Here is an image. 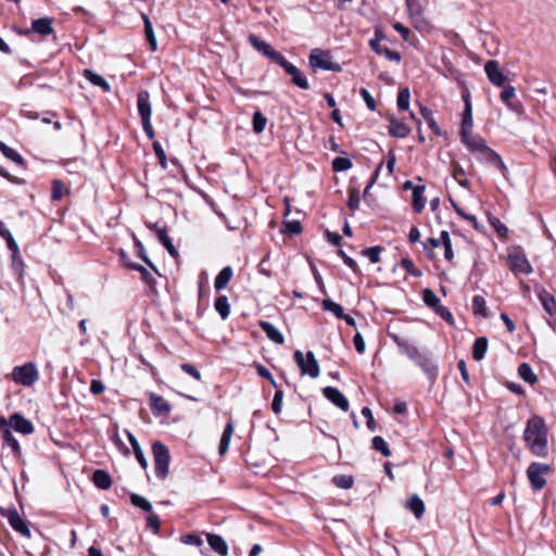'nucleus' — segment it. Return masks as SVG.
I'll use <instances>...</instances> for the list:
<instances>
[{"label":"nucleus","mask_w":556,"mask_h":556,"mask_svg":"<svg viewBox=\"0 0 556 556\" xmlns=\"http://www.w3.org/2000/svg\"><path fill=\"white\" fill-rule=\"evenodd\" d=\"M472 311L476 315H480L481 317H488L485 300L481 295H476L472 300Z\"/></svg>","instance_id":"obj_44"},{"label":"nucleus","mask_w":556,"mask_h":556,"mask_svg":"<svg viewBox=\"0 0 556 556\" xmlns=\"http://www.w3.org/2000/svg\"><path fill=\"white\" fill-rule=\"evenodd\" d=\"M283 228L280 229V232L283 235H287L289 237L298 236L302 232L303 227L301 219H292V218H283Z\"/></svg>","instance_id":"obj_25"},{"label":"nucleus","mask_w":556,"mask_h":556,"mask_svg":"<svg viewBox=\"0 0 556 556\" xmlns=\"http://www.w3.org/2000/svg\"><path fill=\"white\" fill-rule=\"evenodd\" d=\"M410 17H419L422 14V7L419 0H405Z\"/></svg>","instance_id":"obj_53"},{"label":"nucleus","mask_w":556,"mask_h":556,"mask_svg":"<svg viewBox=\"0 0 556 556\" xmlns=\"http://www.w3.org/2000/svg\"><path fill=\"white\" fill-rule=\"evenodd\" d=\"M333 483L341 489H350L353 485V478L346 475H339L333 477Z\"/></svg>","instance_id":"obj_56"},{"label":"nucleus","mask_w":556,"mask_h":556,"mask_svg":"<svg viewBox=\"0 0 556 556\" xmlns=\"http://www.w3.org/2000/svg\"><path fill=\"white\" fill-rule=\"evenodd\" d=\"M460 137L463 143L472 153L481 154L488 148L485 140L480 136L473 135L471 131L460 134Z\"/></svg>","instance_id":"obj_13"},{"label":"nucleus","mask_w":556,"mask_h":556,"mask_svg":"<svg viewBox=\"0 0 556 556\" xmlns=\"http://www.w3.org/2000/svg\"><path fill=\"white\" fill-rule=\"evenodd\" d=\"M294 357L303 374H307L312 378L318 377L319 366L317 361L315 359L313 352H307L304 358L303 353L296 351Z\"/></svg>","instance_id":"obj_9"},{"label":"nucleus","mask_w":556,"mask_h":556,"mask_svg":"<svg viewBox=\"0 0 556 556\" xmlns=\"http://www.w3.org/2000/svg\"><path fill=\"white\" fill-rule=\"evenodd\" d=\"M258 270L262 275L266 277H273L276 271L275 263L271 262L269 254L265 255L260 264H258Z\"/></svg>","instance_id":"obj_38"},{"label":"nucleus","mask_w":556,"mask_h":556,"mask_svg":"<svg viewBox=\"0 0 556 556\" xmlns=\"http://www.w3.org/2000/svg\"><path fill=\"white\" fill-rule=\"evenodd\" d=\"M260 326L271 341L278 343V329L274 325L268 321H261Z\"/></svg>","instance_id":"obj_58"},{"label":"nucleus","mask_w":556,"mask_h":556,"mask_svg":"<svg viewBox=\"0 0 556 556\" xmlns=\"http://www.w3.org/2000/svg\"><path fill=\"white\" fill-rule=\"evenodd\" d=\"M442 244L441 237L440 238H429L424 242V248L428 251V257L433 258L434 254L432 252L433 248H438Z\"/></svg>","instance_id":"obj_62"},{"label":"nucleus","mask_w":556,"mask_h":556,"mask_svg":"<svg viewBox=\"0 0 556 556\" xmlns=\"http://www.w3.org/2000/svg\"><path fill=\"white\" fill-rule=\"evenodd\" d=\"M53 18L51 17H41L37 20L31 21V27L26 31V34L29 33H36L42 37H47L49 35L54 34V28L52 26Z\"/></svg>","instance_id":"obj_15"},{"label":"nucleus","mask_w":556,"mask_h":556,"mask_svg":"<svg viewBox=\"0 0 556 556\" xmlns=\"http://www.w3.org/2000/svg\"><path fill=\"white\" fill-rule=\"evenodd\" d=\"M280 66L291 76L292 83L302 89H308V83L303 73L280 56Z\"/></svg>","instance_id":"obj_14"},{"label":"nucleus","mask_w":556,"mask_h":556,"mask_svg":"<svg viewBox=\"0 0 556 556\" xmlns=\"http://www.w3.org/2000/svg\"><path fill=\"white\" fill-rule=\"evenodd\" d=\"M352 167V162L348 157H336L332 161V169L334 172H343Z\"/></svg>","instance_id":"obj_54"},{"label":"nucleus","mask_w":556,"mask_h":556,"mask_svg":"<svg viewBox=\"0 0 556 556\" xmlns=\"http://www.w3.org/2000/svg\"><path fill=\"white\" fill-rule=\"evenodd\" d=\"M518 375L528 383L534 384L538 381V376L533 372L528 363H522L518 367Z\"/></svg>","instance_id":"obj_37"},{"label":"nucleus","mask_w":556,"mask_h":556,"mask_svg":"<svg viewBox=\"0 0 556 556\" xmlns=\"http://www.w3.org/2000/svg\"><path fill=\"white\" fill-rule=\"evenodd\" d=\"M249 42L251 46L256 49L258 52H262L264 55L271 60L278 61V53L275 51V49L268 45L266 41H264L261 37L251 34L249 36Z\"/></svg>","instance_id":"obj_17"},{"label":"nucleus","mask_w":556,"mask_h":556,"mask_svg":"<svg viewBox=\"0 0 556 556\" xmlns=\"http://www.w3.org/2000/svg\"><path fill=\"white\" fill-rule=\"evenodd\" d=\"M214 307L219 314L222 319H227L230 314V305L226 295H219L216 298Z\"/></svg>","instance_id":"obj_32"},{"label":"nucleus","mask_w":556,"mask_h":556,"mask_svg":"<svg viewBox=\"0 0 556 556\" xmlns=\"http://www.w3.org/2000/svg\"><path fill=\"white\" fill-rule=\"evenodd\" d=\"M441 240H442V245L444 247V257L448 262H452L454 258V253H453V249H452V242L450 239V235L447 231L441 232Z\"/></svg>","instance_id":"obj_46"},{"label":"nucleus","mask_w":556,"mask_h":556,"mask_svg":"<svg viewBox=\"0 0 556 556\" xmlns=\"http://www.w3.org/2000/svg\"><path fill=\"white\" fill-rule=\"evenodd\" d=\"M420 113L422 117L428 123V126L438 135H440V128L435 121L433 119L432 112L428 108H420Z\"/></svg>","instance_id":"obj_52"},{"label":"nucleus","mask_w":556,"mask_h":556,"mask_svg":"<svg viewBox=\"0 0 556 556\" xmlns=\"http://www.w3.org/2000/svg\"><path fill=\"white\" fill-rule=\"evenodd\" d=\"M150 401H151L150 407H151V410L153 412V414L161 416V415H165V414L169 413L170 405L161 395L151 393Z\"/></svg>","instance_id":"obj_21"},{"label":"nucleus","mask_w":556,"mask_h":556,"mask_svg":"<svg viewBox=\"0 0 556 556\" xmlns=\"http://www.w3.org/2000/svg\"><path fill=\"white\" fill-rule=\"evenodd\" d=\"M372 447L386 457L391 455V451L382 437L377 435L372 439Z\"/></svg>","instance_id":"obj_49"},{"label":"nucleus","mask_w":556,"mask_h":556,"mask_svg":"<svg viewBox=\"0 0 556 556\" xmlns=\"http://www.w3.org/2000/svg\"><path fill=\"white\" fill-rule=\"evenodd\" d=\"M359 192L356 188L349 189L348 206L351 211H356L359 207Z\"/></svg>","instance_id":"obj_51"},{"label":"nucleus","mask_w":556,"mask_h":556,"mask_svg":"<svg viewBox=\"0 0 556 556\" xmlns=\"http://www.w3.org/2000/svg\"><path fill=\"white\" fill-rule=\"evenodd\" d=\"M452 176L460 186H463V187L469 186V181L466 178V173L459 164H457V163L452 164Z\"/></svg>","instance_id":"obj_40"},{"label":"nucleus","mask_w":556,"mask_h":556,"mask_svg":"<svg viewBox=\"0 0 556 556\" xmlns=\"http://www.w3.org/2000/svg\"><path fill=\"white\" fill-rule=\"evenodd\" d=\"M129 267L136 271H139L141 275V280L149 287L154 288L156 285V280L153 275L142 265L139 264H130Z\"/></svg>","instance_id":"obj_34"},{"label":"nucleus","mask_w":556,"mask_h":556,"mask_svg":"<svg viewBox=\"0 0 556 556\" xmlns=\"http://www.w3.org/2000/svg\"><path fill=\"white\" fill-rule=\"evenodd\" d=\"M24 267L25 264L21 253L11 255V268L18 280H21L24 276Z\"/></svg>","instance_id":"obj_39"},{"label":"nucleus","mask_w":556,"mask_h":556,"mask_svg":"<svg viewBox=\"0 0 556 556\" xmlns=\"http://www.w3.org/2000/svg\"><path fill=\"white\" fill-rule=\"evenodd\" d=\"M64 186L61 180H53L51 187V200L59 201L63 197Z\"/></svg>","instance_id":"obj_57"},{"label":"nucleus","mask_w":556,"mask_h":556,"mask_svg":"<svg viewBox=\"0 0 556 556\" xmlns=\"http://www.w3.org/2000/svg\"><path fill=\"white\" fill-rule=\"evenodd\" d=\"M180 542L187 545L201 546L203 544L202 539L193 533H188L180 536Z\"/></svg>","instance_id":"obj_63"},{"label":"nucleus","mask_w":556,"mask_h":556,"mask_svg":"<svg viewBox=\"0 0 556 556\" xmlns=\"http://www.w3.org/2000/svg\"><path fill=\"white\" fill-rule=\"evenodd\" d=\"M130 502L134 506L141 508L146 513H150L152 510L151 503L146 497L139 494L132 493L130 495Z\"/></svg>","instance_id":"obj_42"},{"label":"nucleus","mask_w":556,"mask_h":556,"mask_svg":"<svg viewBox=\"0 0 556 556\" xmlns=\"http://www.w3.org/2000/svg\"><path fill=\"white\" fill-rule=\"evenodd\" d=\"M422 300L433 311L440 306V300L431 289H425L422 291Z\"/></svg>","instance_id":"obj_45"},{"label":"nucleus","mask_w":556,"mask_h":556,"mask_svg":"<svg viewBox=\"0 0 556 556\" xmlns=\"http://www.w3.org/2000/svg\"><path fill=\"white\" fill-rule=\"evenodd\" d=\"M323 308L325 311H328V312H331L337 318H342V316H344V311H343V307L341 305H339L338 303L329 300V299H326L323 301Z\"/></svg>","instance_id":"obj_43"},{"label":"nucleus","mask_w":556,"mask_h":556,"mask_svg":"<svg viewBox=\"0 0 556 556\" xmlns=\"http://www.w3.org/2000/svg\"><path fill=\"white\" fill-rule=\"evenodd\" d=\"M0 151L7 159L11 160L12 162L18 165H24L23 156L16 150L10 148L2 141H0Z\"/></svg>","instance_id":"obj_36"},{"label":"nucleus","mask_w":556,"mask_h":556,"mask_svg":"<svg viewBox=\"0 0 556 556\" xmlns=\"http://www.w3.org/2000/svg\"><path fill=\"white\" fill-rule=\"evenodd\" d=\"M401 266L412 276L420 277L422 275L421 270L418 269L410 258H402Z\"/></svg>","instance_id":"obj_55"},{"label":"nucleus","mask_w":556,"mask_h":556,"mask_svg":"<svg viewBox=\"0 0 556 556\" xmlns=\"http://www.w3.org/2000/svg\"><path fill=\"white\" fill-rule=\"evenodd\" d=\"M256 371H257V374H258L262 378L267 379V380L271 383V386H273L274 388H278V384H277V382H276V380H275L274 376L271 375V372L269 371V369H268V368H266V367H265L264 365H262V364H257V365H256Z\"/></svg>","instance_id":"obj_61"},{"label":"nucleus","mask_w":556,"mask_h":556,"mask_svg":"<svg viewBox=\"0 0 556 556\" xmlns=\"http://www.w3.org/2000/svg\"><path fill=\"white\" fill-rule=\"evenodd\" d=\"M472 128V116H471V104L470 101H467V105L465 106L462 129L460 134L471 131Z\"/></svg>","instance_id":"obj_41"},{"label":"nucleus","mask_w":556,"mask_h":556,"mask_svg":"<svg viewBox=\"0 0 556 556\" xmlns=\"http://www.w3.org/2000/svg\"><path fill=\"white\" fill-rule=\"evenodd\" d=\"M489 222L501 238H507L508 236V228L497 218L494 216L489 217Z\"/></svg>","instance_id":"obj_47"},{"label":"nucleus","mask_w":556,"mask_h":556,"mask_svg":"<svg viewBox=\"0 0 556 556\" xmlns=\"http://www.w3.org/2000/svg\"><path fill=\"white\" fill-rule=\"evenodd\" d=\"M148 227L155 232L157 240L167 250L169 255L174 258L178 257L179 253L173 244V241L167 233L166 227H160L157 224H148Z\"/></svg>","instance_id":"obj_12"},{"label":"nucleus","mask_w":556,"mask_h":556,"mask_svg":"<svg viewBox=\"0 0 556 556\" xmlns=\"http://www.w3.org/2000/svg\"><path fill=\"white\" fill-rule=\"evenodd\" d=\"M383 36L381 33L376 31L375 38L369 41L370 48L380 55H384L390 61H401V54L397 51L390 50L387 46L381 45Z\"/></svg>","instance_id":"obj_11"},{"label":"nucleus","mask_w":556,"mask_h":556,"mask_svg":"<svg viewBox=\"0 0 556 556\" xmlns=\"http://www.w3.org/2000/svg\"><path fill=\"white\" fill-rule=\"evenodd\" d=\"M0 438L3 446H9L11 448L14 457L18 458L22 456L21 445L13 435L10 425L7 424V418L4 416H0Z\"/></svg>","instance_id":"obj_8"},{"label":"nucleus","mask_w":556,"mask_h":556,"mask_svg":"<svg viewBox=\"0 0 556 556\" xmlns=\"http://www.w3.org/2000/svg\"><path fill=\"white\" fill-rule=\"evenodd\" d=\"M547 435L548 428L542 417L533 416L527 421L523 440L533 455L538 457L548 455Z\"/></svg>","instance_id":"obj_1"},{"label":"nucleus","mask_w":556,"mask_h":556,"mask_svg":"<svg viewBox=\"0 0 556 556\" xmlns=\"http://www.w3.org/2000/svg\"><path fill=\"white\" fill-rule=\"evenodd\" d=\"M7 424L10 425L11 430L13 429L24 435L31 434L35 431L33 422L20 413H14L9 419L7 418Z\"/></svg>","instance_id":"obj_10"},{"label":"nucleus","mask_w":556,"mask_h":556,"mask_svg":"<svg viewBox=\"0 0 556 556\" xmlns=\"http://www.w3.org/2000/svg\"><path fill=\"white\" fill-rule=\"evenodd\" d=\"M539 299L545 312L549 316H554L556 314V300L554 295L545 289H541L539 291Z\"/></svg>","instance_id":"obj_22"},{"label":"nucleus","mask_w":556,"mask_h":556,"mask_svg":"<svg viewBox=\"0 0 556 556\" xmlns=\"http://www.w3.org/2000/svg\"><path fill=\"white\" fill-rule=\"evenodd\" d=\"M323 393L326 396V399L333 403L336 406H338L344 412L349 410V401L337 388L326 387L323 390Z\"/></svg>","instance_id":"obj_18"},{"label":"nucleus","mask_w":556,"mask_h":556,"mask_svg":"<svg viewBox=\"0 0 556 556\" xmlns=\"http://www.w3.org/2000/svg\"><path fill=\"white\" fill-rule=\"evenodd\" d=\"M180 368L184 372L188 374L189 376H191L192 378H194L195 380L200 381L201 380V374L200 371L197 369L195 366H193L192 364H189V363H182L180 365Z\"/></svg>","instance_id":"obj_64"},{"label":"nucleus","mask_w":556,"mask_h":556,"mask_svg":"<svg viewBox=\"0 0 556 556\" xmlns=\"http://www.w3.org/2000/svg\"><path fill=\"white\" fill-rule=\"evenodd\" d=\"M0 515L7 518L11 528L21 535L30 539L31 532L28 522L21 517L15 506L0 508Z\"/></svg>","instance_id":"obj_5"},{"label":"nucleus","mask_w":556,"mask_h":556,"mask_svg":"<svg viewBox=\"0 0 556 556\" xmlns=\"http://www.w3.org/2000/svg\"><path fill=\"white\" fill-rule=\"evenodd\" d=\"M83 76L90 81L92 85L100 87L104 92L111 91L110 84L101 75L94 73L91 70H84Z\"/></svg>","instance_id":"obj_26"},{"label":"nucleus","mask_w":556,"mask_h":556,"mask_svg":"<svg viewBox=\"0 0 556 556\" xmlns=\"http://www.w3.org/2000/svg\"><path fill=\"white\" fill-rule=\"evenodd\" d=\"M232 434H233V424H232V421H229V422H227V425L223 431L220 441H219V445H218L219 455L223 456L227 453Z\"/></svg>","instance_id":"obj_29"},{"label":"nucleus","mask_w":556,"mask_h":556,"mask_svg":"<svg viewBox=\"0 0 556 556\" xmlns=\"http://www.w3.org/2000/svg\"><path fill=\"white\" fill-rule=\"evenodd\" d=\"M485 74L489 80L495 86H503L506 81V76L500 71L498 63L495 60H489L484 65Z\"/></svg>","instance_id":"obj_16"},{"label":"nucleus","mask_w":556,"mask_h":556,"mask_svg":"<svg viewBox=\"0 0 556 556\" xmlns=\"http://www.w3.org/2000/svg\"><path fill=\"white\" fill-rule=\"evenodd\" d=\"M406 507L412 510V513L415 515L416 518H420L425 513V505L424 502L419 498L418 495H413L407 504Z\"/></svg>","instance_id":"obj_35"},{"label":"nucleus","mask_w":556,"mask_h":556,"mask_svg":"<svg viewBox=\"0 0 556 556\" xmlns=\"http://www.w3.org/2000/svg\"><path fill=\"white\" fill-rule=\"evenodd\" d=\"M266 123H267L266 117L260 111H256L253 115V121H252L253 130L256 134H261L265 129Z\"/></svg>","instance_id":"obj_48"},{"label":"nucleus","mask_w":556,"mask_h":556,"mask_svg":"<svg viewBox=\"0 0 556 556\" xmlns=\"http://www.w3.org/2000/svg\"><path fill=\"white\" fill-rule=\"evenodd\" d=\"M232 275H233V271L230 266L224 267L218 273V275L216 276L215 281H214V288L216 289V291L224 290L228 286Z\"/></svg>","instance_id":"obj_28"},{"label":"nucleus","mask_w":556,"mask_h":556,"mask_svg":"<svg viewBox=\"0 0 556 556\" xmlns=\"http://www.w3.org/2000/svg\"><path fill=\"white\" fill-rule=\"evenodd\" d=\"M152 454L154 459L155 476L164 480L168 476V468L170 462L169 450L165 444L156 441L152 444Z\"/></svg>","instance_id":"obj_2"},{"label":"nucleus","mask_w":556,"mask_h":556,"mask_svg":"<svg viewBox=\"0 0 556 556\" xmlns=\"http://www.w3.org/2000/svg\"><path fill=\"white\" fill-rule=\"evenodd\" d=\"M11 379L20 386L31 387L39 380V371L33 362L15 366L11 372Z\"/></svg>","instance_id":"obj_3"},{"label":"nucleus","mask_w":556,"mask_h":556,"mask_svg":"<svg viewBox=\"0 0 556 556\" xmlns=\"http://www.w3.org/2000/svg\"><path fill=\"white\" fill-rule=\"evenodd\" d=\"M127 438H128V441L134 450V454H135V457L136 459L138 460V463L140 464V466L146 470L148 468V460L143 454V451L141 450L140 447V444L138 442V440L136 439V437L127 431Z\"/></svg>","instance_id":"obj_27"},{"label":"nucleus","mask_w":556,"mask_h":556,"mask_svg":"<svg viewBox=\"0 0 556 556\" xmlns=\"http://www.w3.org/2000/svg\"><path fill=\"white\" fill-rule=\"evenodd\" d=\"M552 472V467L547 464L531 463L527 469V477L530 481L532 489L542 490L546 485V480L543 477Z\"/></svg>","instance_id":"obj_7"},{"label":"nucleus","mask_w":556,"mask_h":556,"mask_svg":"<svg viewBox=\"0 0 556 556\" xmlns=\"http://www.w3.org/2000/svg\"><path fill=\"white\" fill-rule=\"evenodd\" d=\"M94 485L100 490H109L112 485V478L108 471L103 469L94 470L92 475Z\"/></svg>","instance_id":"obj_24"},{"label":"nucleus","mask_w":556,"mask_h":556,"mask_svg":"<svg viewBox=\"0 0 556 556\" xmlns=\"http://www.w3.org/2000/svg\"><path fill=\"white\" fill-rule=\"evenodd\" d=\"M152 147H153V151H154L155 155L159 159V162H160L161 166L163 168H166V165H167V163H166V153H165L162 144L159 141H154Z\"/></svg>","instance_id":"obj_60"},{"label":"nucleus","mask_w":556,"mask_h":556,"mask_svg":"<svg viewBox=\"0 0 556 556\" xmlns=\"http://www.w3.org/2000/svg\"><path fill=\"white\" fill-rule=\"evenodd\" d=\"M137 106L141 121L151 119L152 110L150 104V94L147 90H141L138 93Z\"/></svg>","instance_id":"obj_19"},{"label":"nucleus","mask_w":556,"mask_h":556,"mask_svg":"<svg viewBox=\"0 0 556 556\" xmlns=\"http://www.w3.org/2000/svg\"><path fill=\"white\" fill-rule=\"evenodd\" d=\"M393 340L396 343V345L401 349V351L405 353L409 358L417 361L421 357L420 352L413 344L401 339L399 336H393Z\"/></svg>","instance_id":"obj_23"},{"label":"nucleus","mask_w":556,"mask_h":556,"mask_svg":"<svg viewBox=\"0 0 556 556\" xmlns=\"http://www.w3.org/2000/svg\"><path fill=\"white\" fill-rule=\"evenodd\" d=\"M507 264L515 275L532 273V266L520 248H513L507 255Z\"/></svg>","instance_id":"obj_6"},{"label":"nucleus","mask_w":556,"mask_h":556,"mask_svg":"<svg viewBox=\"0 0 556 556\" xmlns=\"http://www.w3.org/2000/svg\"><path fill=\"white\" fill-rule=\"evenodd\" d=\"M382 248L377 245L372 248H367L363 251V254L366 255L371 263H378L380 261V252Z\"/></svg>","instance_id":"obj_59"},{"label":"nucleus","mask_w":556,"mask_h":556,"mask_svg":"<svg viewBox=\"0 0 556 556\" xmlns=\"http://www.w3.org/2000/svg\"><path fill=\"white\" fill-rule=\"evenodd\" d=\"M309 65L313 70H325L332 72H340L341 66L338 63L332 62L330 51L321 49H313L309 54Z\"/></svg>","instance_id":"obj_4"},{"label":"nucleus","mask_w":556,"mask_h":556,"mask_svg":"<svg viewBox=\"0 0 556 556\" xmlns=\"http://www.w3.org/2000/svg\"><path fill=\"white\" fill-rule=\"evenodd\" d=\"M410 93L408 88L401 89L397 94V106L402 111H406L409 106Z\"/></svg>","instance_id":"obj_50"},{"label":"nucleus","mask_w":556,"mask_h":556,"mask_svg":"<svg viewBox=\"0 0 556 556\" xmlns=\"http://www.w3.org/2000/svg\"><path fill=\"white\" fill-rule=\"evenodd\" d=\"M488 349V339L485 337L477 338L472 346V357L481 361Z\"/></svg>","instance_id":"obj_33"},{"label":"nucleus","mask_w":556,"mask_h":556,"mask_svg":"<svg viewBox=\"0 0 556 556\" xmlns=\"http://www.w3.org/2000/svg\"><path fill=\"white\" fill-rule=\"evenodd\" d=\"M207 543L210 547L216 552L219 556L228 555V545L226 541L218 534L207 533L206 534Z\"/></svg>","instance_id":"obj_20"},{"label":"nucleus","mask_w":556,"mask_h":556,"mask_svg":"<svg viewBox=\"0 0 556 556\" xmlns=\"http://www.w3.org/2000/svg\"><path fill=\"white\" fill-rule=\"evenodd\" d=\"M410 132V128L403 122H400L395 118L391 119V124L389 127V134L392 137L396 138H405Z\"/></svg>","instance_id":"obj_30"},{"label":"nucleus","mask_w":556,"mask_h":556,"mask_svg":"<svg viewBox=\"0 0 556 556\" xmlns=\"http://www.w3.org/2000/svg\"><path fill=\"white\" fill-rule=\"evenodd\" d=\"M425 186H416L413 191V207L416 213H420L426 205V199L424 198Z\"/></svg>","instance_id":"obj_31"}]
</instances>
